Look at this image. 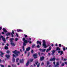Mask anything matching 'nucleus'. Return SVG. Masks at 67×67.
Here are the masks:
<instances>
[{
    "label": "nucleus",
    "mask_w": 67,
    "mask_h": 67,
    "mask_svg": "<svg viewBox=\"0 0 67 67\" xmlns=\"http://www.w3.org/2000/svg\"><path fill=\"white\" fill-rule=\"evenodd\" d=\"M12 61L13 63H14L15 62V59H14V58H13Z\"/></svg>",
    "instance_id": "23"
},
{
    "label": "nucleus",
    "mask_w": 67,
    "mask_h": 67,
    "mask_svg": "<svg viewBox=\"0 0 67 67\" xmlns=\"http://www.w3.org/2000/svg\"><path fill=\"white\" fill-rule=\"evenodd\" d=\"M10 34L12 35V37H14V36L13 35V34L12 33V32H10Z\"/></svg>",
    "instance_id": "30"
},
{
    "label": "nucleus",
    "mask_w": 67,
    "mask_h": 67,
    "mask_svg": "<svg viewBox=\"0 0 67 67\" xmlns=\"http://www.w3.org/2000/svg\"><path fill=\"white\" fill-rule=\"evenodd\" d=\"M17 31L18 32H22V30H21L20 29H17Z\"/></svg>",
    "instance_id": "17"
},
{
    "label": "nucleus",
    "mask_w": 67,
    "mask_h": 67,
    "mask_svg": "<svg viewBox=\"0 0 67 67\" xmlns=\"http://www.w3.org/2000/svg\"><path fill=\"white\" fill-rule=\"evenodd\" d=\"M12 33L13 34H14V31L13 30L12 31Z\"/></svg>",
    "instance_id": "39"
},
{
    "label": "nucleus",
    "mask_w": 67,
    "mask_h": 67,
    "mask_svg": "<svg viewBox=\"0 0 67 67\" xmlns=\"http://www.w3.org/2000/svg\"><path fill=\"white\" fill-rule=\"evenodd\" d=\"M5 38H4L2 39V40L3 42H6V40H5Z\"/></svg>",
    "instance_id": "25"
},
{
    "label": "nucleus",
    "mask_w": 67,
    "mask_h": 67,
    "mask_svg": "<svg viewBox=\"0 0 67 67\" xmlns=\"http://www.w3.org/2000/svg\"><path fill=\"white\" fill-rule=\"evenodd\" d=\"M9 48H8V46H5L4 47V49H8Z\"/></svg>",
    "instance_id": "22"
},
{
    "label": "nucleus",
    "mask_w": 67,
    "mask_h": 67,
    "mask_svg": "<svg viewBox=\"0 0 67 67\" xmlns=\"http://www.w3.org/2000/svg\"><path fill=\"white\" fill-rule=\"evenodd\" d=\"M34 53V51H33V50L32 49L31 51V54H33Z\"/></svg>",
    "instance_id": "33"
},
{
    "label": "nucleus",
    "mask_w": 67,
    "mask_h": 67,
    "mask_svg": "<svg viewBox=\"0 0 67 67\" xmlns=\"http://www.w3.org/2000/svg\"><path fill=\"white\" fill-rule=\"evenodd\" d=\"M5 56L8 59H9L10 58V55H6Z\"/></svg>",
    "instance_id": "9"
},
{
    "label": "nucleus",
    "mask_w": 67,
    "mask_h": 67,
    "mask_svg": "<svg viewBox=\"0 0 67 67\" xmlns=\"http://www.w3.org/2000/svg\"><path fill=\"white\" fill-rule=\"evenodd\" d=\"M60 53V55H62L63 54V51H61Z\"/></svg>",
    "instance_id": "24"
},
{
    "label": "nucleus",
    "mask_w": 67,
    "mask_h": 67,
    "mask_svg": "<svg viewBox=\"0 0 67 67\" xmlns=\"http://www.w3.org/2000/svg\"><path fill=\"white\" fill-rule=\"evenodd\" d=\"M30 61L31 62H32L33 61V59H32L30 60Z\"/></svg>",
    "instance_id": "36"
},
{
    "label": "nucleus",
    "mask_w": 67,
    "mask_h": 67,
    "mask_svg": "<svg viewBox=\"0 0 67 67\" xmlns=\"http://www.w3.org/2000/svg\"><path fill=\"white\" fill-rule=\"evenodd\" d=\"M55 46H58L57 45V43L56 44Z\"/></svg>",
    "instance_id": "59"
},
{
    "label": "nucleus",
    "mask_w": 67,
    "mask_h": 67,
    "mask_svg": "<svg viewBox=\"0 0 67 67\" xmlns=\"http://www.w3.org/2000/svg\"><path fill=\"white\" fill-rule=\"evenodd\" d=\"M19 60V58H17V59H16V63H18Z\"/></svg>",
    "instance_id": "31"
},
{
    "label": "nucleus",
    "mask_w": 67,
    "mask_h": 67,
    "mask_svg": "<svg viewBox=\"0 0 67 67\" xmlns=\"http://www.w3.org/2000/svg\"><path fill=\"white\" fill-rule=\"evenodd\" d=\"M23 46H26V43L24 42L23 43Z\"/></svg>",
    "instance_id": "32"
},
{
    "label": "nucleus",
    "mask_w": 67,
    "mask_h": 67,
    "mask_svg": "<svg viewBox=\"0 0 67 67\" xmlns=\"http://www.w3.org/2000/svg\"><path fill=\"white\" fill-rule=\"evenodd\" d=\"M38 55L39 56H41V55H40V52H38Z\"/></svg>",
    "instance_id": "44"
},
{
    "label": "nucleus",
    "mask_w": 67,
    "mask_h": 67,
    "mask_svg": "<svg viewBox=\"0 0 67 67\" xmlns=\"http://www.w3.org/2000/svg\"><path fill=\"white\" fill-rule=\"evenodd\" d=\"M62 60H63V61H64V58L63 57H62Z\"/></svg>",
    "instance_id": "56"
},
{
    "label": "nucleus",
    "mask_w": 67,
    "mask_h": 67,
    "mask_svg": "<svg viewBox=\"0 0 67 67\" xmlns=\"http://www.w3.org/2000/svg\"><path fill=\"white\" fill-rule=\"evenodd\" d=\"M2 34H4V33L3 32H2Z\"/></svg>",
    "instance_id": "57"
},
{
    "label": "nucleus",
    "mask_w": 67,
    "mask_h": 67,
    "mask_svg": "<svg viewBox=\"0 0 67 67\" xmlns=\"http://www.w3.org/2000/svg\"><path fill=\"white\" fill-rule=\"evenodd\" d=\"M0 66H1V67H5V66H4V65L2 64H1Z\"/></svg>",
    "instance_id": "37"
},
{
    "label": "nucleus",
    "mask_w": 67,
    "mask_h": 67,
    "mask_svg": "<svg viewBox=\"0 0 67 67\" xmlns=\"http://www.w3.org/2000/svg\"><path fill=\"white\" fill-rule=\"evenodd\" d=\"M24 36H25V38L27 37V35H24Z\"/></svg>",
    "instance_id": "35"
},
{
    "label": "nucleus",
    "mask_w": 67,
    "mask_h": 67,
    "mask_svg": "<svg viewBox=\"0 0 67 67\" xmlns=\"http://www.w3.org/2000/svg\"><path fill=\"white\" fill-rule=\"evenodd\" d=\"M23 41H24V43H25L26 44H27V40H26L25 38H23Z\"/></svg>",
    "instance_id": "4"
},
{
    "label": "nucleus",
    "mask_w": 67,
    "mask_h": 67,
    "mask_svg": "<svg viewBox=\"0 0 67 67\" xmlns=\"http://www.w3.org/2000/svg\"><path fill=\"white\" fill-rule=\"evenodd\" d=\"M39 44L40 45H42V43L40 41H39L38 40L37 41V44Z\"/></svg>",
    "instance_id": "10"
},
{
    "label": "nucleus",
    "mask_w": 67,
    "mask_h": 67,
    "mask_svg": "<svg viewBox=\"0 0 67 67\" xmlns=\"http://www.w3.org/2000/svg\"><path fill=\"white\" fill-rule=\"evenodd\" d=\"M66 60H67V59H64V61H66Z\"/></svg>",
    "instance_id": "47"
},
{
    "label": "nucleus",
    "mask_w": 67,
    "mask_h": 67,
    "mask_svg": "<svg viewBox=\"0 0 67 67\" xmlns=\"http://www.w3.org/2000/svg\"><path fill=\"white\" fill-rule=\"evenodd\" d=\"M29 61H28L26 63V66H29Z\"/></svg>",
    "instance_id": "18"
},
{
    "label": "nucleus",
    "mask_w": 67,
    "mask_h": 67,
    "mask_svg": "<svg viewBox=\"0 0 67 67\" xmlns=\"http://www.w3.org/2000/svg\"><path fill=\"white\" fill-rule=\"evenodd\" d=\"M50 50H51V46L49 47L48 49L46 50V52H47H47H48V51H49Z\"/></svg>",
    "instance_id": "8"
},
{
    "label": "nucleus",
    "mask_w": 67,
    "mask_h": 67,
    "mask_svg": "<svg viewBox=\"0 0 67 67\" xmlns=\"http://www.w3.org/2000/svg\"><path fill=\"white\" fill-rule=\"evenodd\" d=\"M26 51H25V54H26Z\"/></svg>",
    "instance_id": "63"
},
{
    "label": "nucleus",
    "mask_w": 67,
    "mask_h": 67,
    "mask_svg": "<svg viewBox=\"0 0 67 67\" xmlns=\"http://www.w3.org/2000/svg\"><path fill=\"white\" fill-rule=\"evenodd\" d=\"M50 61H55V58H53L52 59H50Z\"/></svg>",
    "instance_id": "13"
},
{
    "label": "nucleus",
    "mask_w": 67,
    "mask_h": 67,
    "mask_svg": "<svg viewBox=\"0 0 67 67\" xmlns=\"http://www.w3.org/2000/svg\"><path fill=\"white\" fill-rule=\"evenodd\" d=\"M1 38H2V39H3V38H4L3 37V36H1Z\"/></svg>",
    "instance_id": "49"
},
{
    "label": "nucleus",
    "mask_w": 67,
    "mask_h": 67,
    "mask_svg": "<svg viewBox=\"0 0 67 67\" xmlns=\"http://www.w3.org/2000/svg\"><path fill=\"white\" fill-rule=\"evenodd\" d=\"M54 65H55V62H53V63Z\"/></svg>",
    "instance_id": "55"
},
{
    "label": "nucleus",
    "mask_w": 67,
    "mask_h": 67,
    "mask_svg": "<svg viewBox=\"0 0 67 67\" xmlns=\"http://www.w3.org/2000/svg\"><path fill=\"white\" fill-rule=\"evenodd\" d=\"M30 52H29L28 53V55H27V57H29V56L30 55Z\"/></svg>",
    "instance_id": "29"
},
{
    "label": "nucleus",
    "mask_w": 67,
    "mask_h": 67,
    "mask_svg": "<svg viewBox=\"0 0 67 67\" xmlns=\"http://www.w3.org/2000/svg\"><path fill=\"white\" fill-rule=\"evenodd\" d=\"M20 63H24V59H22V60H20Z\"/></svg>",
    "instance_id": "14"
},
{
    "label": "nucleus",
    "mask_w": 67,
    "mask_h": 67,
    "mask_svg": "<svg viewBox=\"0 0 67 67\" xmlns=\"http://www.w3.org/2000/svg\"><path fill=\"white\" fill-rule=\"evenodd\" d=\"M10 51L9 50L7 51L6 52V53H7V54H9L10 53Z\"/></svg>",
    "instance_id": "27"
},
{
    "label": "nucleus",
    "mask_w": 67,
    "mask_h": 67,
    "mask_svg": "<svg viewBox=\"0 0 67 67\" xmlns=\"http://www.w3.org/2000/svg\"><path fill=\"white\" fill-rule=\"evenodd\" d=\"M55 52H56V51L55 50H53L52 51V55H54V53H55Z\"/></svg>",
    "instance_id": "16"
},
{
    "label": "nucleus",
    "mask_w": 67,
    "mask_h": 67,
    "mask_svg": "<svg viewBox=\"0 0 67 67\" xmlns=\"http://www.w3.org/2000/svg\"><path fill=\"white\" fill-rule=\"evenodd\" d=\"M56 51H60V49L59 47H57L56 49Z\"/></svg>",
    "instance_id": "19"
},
{
    "label": "nucleus",
    "mask_w": 67,
    "mask_h": 67,
    "mask_svg": "<svg viewBox=\"0 0 67 67\" xmlns=\"http://www.w3.org/2000/svg\"><path fill=\"white\" fill-rule=\"evenodd\" d=\"M18 38H16L15 39V41L16 42V41H18Z\"/></svg>",
    "instance_id": "42"
},
{
    "label": "nucleus",
    "mask_w": 67,
    "mask_h": 67,
    "mask_svg": "<svg viewBox=\"0 0 67 67\" xmlns=\"http://www.w3.org/2000/svg\"><path fill=\"white\" fill-rule=\"evenodd\" d=\"M61 44H59V47H61Z\"/></svg>",
    "instance_id": "50"
},
{
    "label": "nucleus",
    "mask_w": 67,
    "mask_h": 67,
    "mask_svg": "<svg viewBox=\"0 0 67 67\" xmlns=\"http://www.w3.org/2000/svg\"><path fill=\"white\" fill-rule=\"evenodd\" d=\"M3 30L4 32L5 33H7V31L6 30V29H5V28H3Z\"/></svg>",
    "instance_id": "15"
},
{
    "label": "nucleus",
    "mask_w": 67,
    "mask_h": 67,
    "mask_svg": "<svg viewBox=\"0 0 67 67\" xmlns=\"http://www.w3.org/2000/svg\"><path fill=\"white\" fill-rule=\"evenodd\" d=\"M65 64H66V65H67V62H65Z\"/></svg>",
    "instance_id": "60"
},
{
    "label": "nucleus",
    "mask_w": 67,
    "mask_h": 67,
    "mask_svg": "<svg viewBox=\"0 0 67 67\" xmlns=\"http://www.w3.org/2000/svg\"><path fill=\"white\" fill-rule=\"evenodd\" d=\"M47 65L48 66L49 64V62H47Z\"/></svg>",
    "instance_id": "28"
},
{
    "label": "nucleus",
    "mask_w": 67,
    "mask_h": 67,
    "mask_svg": "<svg viewBox=\"0 0 67 67\" xmlns=\"http://www.w3.org/2000/svg\"><path fill=\"white\" fill-rule=\"evenodd\" d=\"M46 51V49H42V52H45Z\"/></svg>",
    "instance_id": "34"
},
{
    "label": "nucleus",
    "mask_w": 67,
    "mask_h": 67,
    "mask_svg": "<svg viewBox=\"0 0 67 67\" xmlns=\"http://www.w3.org/2000/svg\"><path fill=\"white\" fill-rule=\"evenodd\" d=\"M23 49H24V46H23Z\"/></svg>",
    "instance_id": "62"
},
{
    "label": "nucleus",
    "mask_w": 67,
    "mask_h": 67,
    "mask_svg": "<svg viewBox=\"0 0 67 67\" xmlns=\"http://www.w3.org/2000/svg\"><path fill=\"white\" fill-rule=\"evenodd\" d=\"M33 56L34 57V59H36V58H37V53H35L33 54Z\"/></svg>",
    "instance_id": "5"
},
{
    "label": "nucleus",
    "mask_w": 67,
    "mask_h": 67,
    "mask_svg": "<svg viewBox=\"0 0 67 67\" xmlns=\"http://www.w3.org/2000/svg\"><path fill=\"white\" fill-rule=\"evenodd\" d=\"M30 49H31V48L30 47H28V48H26V51L27 52H28L30 50Z\"/></svg>",
    "instance_id": "12"
},
{
    "label": "nucleus",
    "mask_w": 67,
    "mask_h": 67,
    "mask_svg": "<svg viewBox=\"0 0 67 67\" xmlns=\"http://www.w3.org/2000/svg\"><path fill=\"white\" fill-rule=\"evenodd\" d=\"M44 55V53H41V55Z\"/></svg>",
    "instance_id": "52"
},
{
    "label": "nucleus",
    "mask_w": 67,
    "mask_h": 67,
    "mask_svg": "<svg viewBox=\"0 0 67 67\" xmlns=\"http://www.w3.org/2000/svg\"><path fill=\"white\" fill-rule=\"evenodd\" d=\"M48 56H49L51 55V54H50V53H48Z\"/></svg>",
    "instance_id": "51"
},
{
    "label": "nucleus",
    "mask_w": 67,
    "mask_h": 67,
    "mask_svg": "<svg viewBox=\"0 0 67 67\" xmlns=\"http://www.w3.org/2000/svg\"><path fill=\"white\" fill-rule=\"evenodd\" d=\"M65 50H66V48H65L64 47L63 48V51H65Z\"/></svg>",
    "instance_id": "38"
},
{
    "label": "nucleus",
    "mask_w": 67,
    "mask_h": 67,
    "mask_svg": "<svg viewBox=\"0 0 67 67\" xmlns=\"http://www.w3.org/2000/svg\"><path fill=\"white\" fill-rule=\"evenodd\" d=\"M16 35L17 37H19V36H18V33H16Z\"/></svg>",
    "instance_id": "46"
},
{
    "label": "nucleus",
    "mask_w": 67,
    "mask_h": 67,
    "mask_svg": "<svg viewBox=\"0 0 67 67\" xmlns=\"http://www.w3.org/2000/svg\"><path fill=\"white\" fill-rule=\"evenodd\" d=\"M56 60H59V59H56Z\"/></svg>",
    "instance_id": "54"
},
{
    "label": "nucleus",
    "mask_w": 67,
    "mask_h": 67,
    "mask_svg": "<svg viewBox=\"0 0 67 67\" xmlns=\"http://www.w3.org/2000/svg\"><path fill=\"white\" fill-rule=\"evenodd\" d=\"M38 62L37 61H35V64H36V65H37V64H38Z\"/></svg>",
    "instance_id": "21"
},
{
    "label": "nucleus",
    "mask_w": 67,
    "mask_h": 67,
    "mask_svg": "<svg viewBox=\"0 0 67 67\" xmlns=\"http://www.w3.org/2000/svg\"><path fill=\"white\" fill-rule=\"evenodd\" d=\"M37 67H39L40 66V63H38V65H37Z\"/></svg>",
    "instance_id": "40"
},
{
    "label": "nucleus",
    "mask_w": 67,
    "mask_h": 67,
    "mask_svg": "<svg viewBox=\"0 0 67 67\" xmlns=\"http://www.w3.org/2000/svg\"><path fill=\"white\" fill-rule=\"evenodd\" d=\"M61 51H58V53H60Z\"/></svg>",
    "instance_id": "53"
},
{
    "label": "nucleus",
    "mask_w": 67,
    "mask_h": 67,
    "mask_svg": "<svg viewBox=\"0 0 67 67\" xmlns=\"http://www.w3.org/2000/svg\"><path fill=\"white\" fill-rule=\"evenodd\" d=\"M39 50L40 51H41V52H42V51L43 50H42V49H39Z\"/></svg>",
    "instance_id": "48"
},
{
    "label": "nucleus",
    "mask_w": 67,
    "mask_h": 67,
    "mask_svg": "<svg viewBox=\"0 0 67 67\" xmlns=\"http://www.w3.org/2000/svg\"><path fill=\"white\" fill-rule=\"evenodd\" d=\"M10 42H11L10 44H11V45H12V46H15V44H14V43H13V40H14V38H10Z\"/></svg>",
    "instance_id": "3"
},
{
    "label": "nucleus",
    "mask_w": 67,
    "mask_h": 67,
    "mask_svg": "<svg viewBox=\"0 0 67 67\" xmlns=\"http://www.w3.org/2000/svg\"><path fill=\"white\" fill-rule=\"evenodd\" d=\"M44 63H43V62H42V64H41V66H43V65H44Z\"/></svg>",
    "instance_id": "45"
},
{
    "label": "nucleus",
    "mask_w": 67,
    "mask_h": 67,
    "mask_svg": "<svg viewBox=\"0 0 67 67\" xmlns=\"http://www.w3.org/2000/svg\"><path fill=\"white\" fill-rule=\"evenodd\" d=\"M8 67H11V66L10 65L8 66Z\"/></svg>",
    "instance_id": "64"
},
{
    "label": "nucleus",
    "mask_w": 67,
    "mask_h": 67,
    "mask_svg": "<svg viewBox=\"0 0 67 67\" xmlns=\"http://www.w3.org/2000/svg\"><path fill=\"white\" fill-rule=\"evenodd\" d=\"M35 44H34L32 45V48H34V47H35Z\"/></svg>",
    "instance_id": "26"
},
{
    "label": "nucleus",
    "mask_w": 67,
    "mask_h": 67,
    "mask_svg": "<svg viewBox=\"0 0 67 67\" xmlns=\"http://www.w3.org/2000/svg\"><path fill=\"white\" fill-rule=\"evenodd\" d=\"M0 53L1 54H0V56H1L2 57H3V55H4V53H2V52L1 51H0Z\"/></svg>",
    "instance_id": "7"
},
{
    "label": "nucleus",
    "mask_w": 67,
    "mask_h": 67,
    "mask_svg": "<svg viewBox=\"0 0 67 67\" xmlns=\"http://www.w3.org/2000/svg\"><path fill=\"white\" fill-rule=\"evenodd\" d=\"M59 62H57L56 63V65H55L54 66L55 67H59Z\"/></svg>",
    "instance_id": "6"
},
{
    "label": "nucleus",
    "mask_w": 67,
    "mask_h": 67,
    "mask_svg": "<svg viewBox=\"0 0 67 67\" xmlns=\"http://www.w3.org/2000/svg\"><path fill=\"white\" fill-rule=\"evenodd\" d=\"M1 29H2V27H0V30H1Z\"/></svg>",
    "instance_id": "61"
},
{
    "label": "nucleus",
    "mask_w": 67,
    "mask_h": 67,
    "mask_svg": "<svg viewBox=\"0 0 67 67\" xmlns=\"http://www.w3.org/2000/svg\"><path fill=\"white\" fill-rule=\"evenodd\" d=\"M42 42L43 43L42 44L43 47H44V48H46L47 47V45L46 44V41L44 40Z\"/></svg>",
    "instance_id": "2"
},
{
    "label": "nucleus",
    "mask_w": 67,
    "mask_h": 67,
    "mask_svg": "<svg viewBox=\"0 0 67 67\" xmlns=\"http://www.w3.org/2000/svg\"><path fill=\"white\" fill-rule=\"evenodd\" d=\"M12 53H13V54H15V55H14V54H13V58H14V57H16V56H19L18 54H20V51H18L16 50L13 51Z\"/></svg>",
    "instance_id": "1"
},
{
    "label": "nucleus",
    "mask_w": 67,
    "mask_h": 67,
    "mask_svg": "<svg viewBox=\"0 0 67 67\" xmlns=\"http://www.w3.org/2000/svg\"><path fill=\"white\" fill-rule=\"evenodd\" d=\"M6 35H7V36H9V35L10 36V32H8L7 34H6Z\"/></svg>",
    "instance_id": "20"
},
{
    "label": "nucleus",
    "mask_w": 67,
    "mask_h": 67,
    "mask_svg": "<svg viewBox=\"0 0 67 67\" xmlns=\"http://www.w3.org/2000/svg\"><path fill=\"white\" fill-rule=\"evenodd\" d=\"M6 45H7V46H9V44H8V43H7Z\"/></svg>",
    "instance_id": "58"
},
{
    "label": "nucleus",
    "mask_w": 67,
    "mask_h": 67,
    "mask_svg": "<svg viewBox=\"0 0 67 67\" xmlns=\"http://www.w3.org/2000/svg\"><path fill=\"white\" fill-rule=\"evenodd\" d=\"M44 57L42 56L41 57H40V60L41 61H42V60H43L44 59Z\"/></svg>",
    "instance_id": "11"
},
{
    "label": "nucleus",
    "mask_w": 67,
    "mask_h": 67,
    "mask_svg": "<svg viewBox=\"0 0 67 67\" xmlns=\"http://www.w3.org/2000/svg\"><path fill=\"white\" fill-rule=\"evenodd\" d=\"M62 66H65V65L64 64V63H63L62 64Z\"/></svg>",
    "instance_id": "43"
},
{
    "label": "nucleus",
    "mask_w": 67,
    "mask_h": 67,
    "mask_svg": "<svg viewBox=\"0 0 67 67\" xmlns=\"http://www.w3.org/2000/svg\"><path fill=\"white\" fill-rule=\"evenodd\" d=\"M37 48H40V46L39 45H38L37 46Z\"/></svg>",
    "instance_id": "41"
}]
</instances>
